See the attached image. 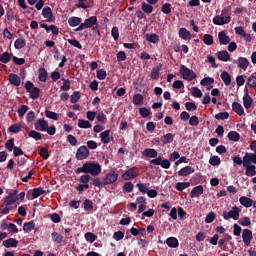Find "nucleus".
Listing matches in <instances>:
<instances>
[{"label": "nucleus", "instance_id": "1", "mask_svg": "<svg viewBox=\"0 0 256 256\" xmlns=\"http://www.w3.org/2000/svg\"><path fill=\"white\" fill-rule=\"evenodd\" d=\"M76 173H90L93 177H97L101 173V164L94 162H86L82 167L76 169Z\"/></svg>", "mask_w": 256, "mask_h": 256}, {"label": "nucleus", "instance_id": "2", "mask_svg": "<svg viewBox=\"0 0 256 256\" xmlns=\"http://www.w3.org/2000/svg\"><path fill=\"white\" fill-rule=\"evenodd\" d=\"M17 201H19V196H17V190H14L5 197L2 213H9L12 209H17Z\"/></svg>", "mask_w": 256, "mask_h": 256}, {"label": "nucleus", "instance_id": "3", "mask_svg": "<svg viewBox=\"0 0 256 256\" xmlns=\"http://www.w3.org/2000/svg\"><path fill=\"white\" fill-rule=\"evenodd\" d=\"M214 25H227L231 23V14H229V8H224L221 15H217L213 18Z\"/></svg>", "mask_w": 256, "mask_h": 256}, {"label": "nucleus", "instance_id": "4", "mask_svg": "<svg viewBox=\"0 0 256 256\" xmlns=\"http://www.w3.org/2000/svg\"><path fill=\"white\" fill-rule=\"evenodd\" d=\"M253 163V158H248L247 156L243 157V167L246 170L245 175L247 177H255L256 175V167Z\"/></svg>", "mask_w": 256, "mask_h": 256}, {"label": "nucleus", "instance_id": "5", "mask_svg": "<svg viewBox=\"0 0 256 256\" xmlns=\"http://www.w3.org/2000/svg\"><path fill=\"white\" fill-rule=\"evenodd\" d=\"M241 213V209L237 206H233L232 209L227 212L224 211L222 216L225 221H229V219H234V221H239V214Z\"/></svg>", "mask_w": 256, "mask_h": 256}, {"label": "nucleus", "instance_id": "6", "mask_svg": "<svg viewBox=\"0 0 256 256\" xmlns=\"http://www.w3.org/2000/svg\"><path fill=\"white\" fill-rule=\"evenodd\" d=\"M180 74L182 76V79H184L185 81H193V79L197 77V74H195L193 70L187 68V66L183 64L180 65Z\"/></svg>", "mask_w": 256, "mask_h": 256}, {"label": "nucleus", "instance_id": "7", "mask_svg": "<svg viewBox=\"0 0 256 256\" xmlns=\"http://www.w3.org/2000/svg\"><path fill=\"white\" fill-rule=\"evenodd\" d=\"M25 89L28 93H30V99H39V88L35 87L31 81H27L25 84Z\"/></svg>", "mask_w": 256, "mask_h": 256}, {"label": "nucleus", "instance_id": "8", "mask_svg": "<svg viewBox=\"0 0 256 256\" xmlns=\"http://www.w3.org/2000/svg\"><path fill=\"white\" fill-rule=\"evenodd\" d=\"M97 25V16H91L90 18L86 19L84 23L80 24L76 31H83V29H89Z\"/></svg>", "mask_w": 256, "mask_h": 256}, {"label": "nucleus", "instance_id": "9", "mask_svg": "<svg viewBox=\"0 0 256 256\" xmlns=\"http://www.w3.org/2000/svg\"><path fill=\"white\" fill-rule=\"evenodd\" d=\"M139 175V168L137 167H132L128 169L123 175L122 179L124 181H131V179H135Z\"/></svg>", "mask_w": 256, "mask_h": 256}, {"label": "nucleus", "instance_id": "10", "mask_svg": "<svg viewBox=\"0 0 256 256\" xmlns=\"http://www.w3.org/2000/svg\"><path fill=\"white\" fill-rule=\"evenodd\" d=\"M243 243L246 247L251 245V241H253V232L249 229H244L242 232Z\"/></svg>", "mask_w": 256, "mask_h": 256}, {"label": "nucleus", "instance_id": "11", "mask_svg": "<svg viewBox=\"0 0 256 256\" xmlns=\"http://www.w3.org/2000/svg\"><path fill=\"white\" fill-rule=\"evenodd\" d=\"M87 157H89V149H87V146L79 147L76 152V159L78 161H83V159H87Z\"/></svg>", "mask_w": 256, "mask_h": 256}, {"label": "nucleus", "instance_id": "12", "mask_svg": "<svg viewBox=\"0 0 256 256\" xmlns=\"http://www.w3.org/2000/svg\"><path fill=\"white\" fill-rule=\"evenodd\" d=\"M36 131H47V127H49V122L45 119H38L36 120L35 122V125H34Z\"/></svg>", "mask_w": 256, "mask_h": 256}, {"label": "nucleus", "instance_id": "13", "mask_svg": "<svg viewBox=\"0 0 256 256\" xmlns=\"http://www.w3.org/2000/svg\"><path fill=\"white\" fill-rule=\"evenodd\" d=\"M157 155H159V153L153 148H146L142 152V157H147L148 159H155Z\"/></svg>", "mask_w": 256, "mask_h": 256}, {"label": "nucleus", "instance_id": "14", "mask_svg": "<svg viewBox=\"0 0 256 256\" xmlns=\"http://www.w3.org/2000/svg\"><path fill=\"white\" fill-rule=\"evenodd\" d=\"M138 205V213H143L147 209V201L145 197L140 196L136 199V206Z\"/></svg>", "mask_w": 256, "mask_h": 256}, {"label": "nucleus", "instance_id": "15", "mask_svg": "<svg viewBox=\"0 0 256 256\" xmlns=\"http://www.w3.org/2000/svg\"><path fill=\"white\" fill-rule=\"evenodd\" d=\"M218 39L220 45H229V43H231V38L227 36V33H225V31H221L218 33Z\"/></svg>", "mask_w": 256, "mask_h": 256}, {"label": "nucleus", "instance_id": "16", "mask_svg": "<svg viewBox=\"0 0 256 256\" xmlns=\"http://www.w3.org/2000/svg\"><path fill=\"white\" fill-rule=\"evenodd\" d=\"M250 149L251 151H254V153H246L244 157H248L249 159H252L253 163L256 165V140L251 142Z\"/></svg>", "mask_w": 256, "mask_h": 256}, {"label": "nucleus", "instance_id": "17", "mask_svg": "<svg viewBox=\"0 0 256 256\" xmlns=\"http://www.w3.org/2000/svg\"><path fill=\"white\" fill-rule=\"evenodd\" d=\"M232 111L239 115V117L245 115V110L243 109V106L239 102H234L232 104Z\"/></svg>", "mask_w": 256, "mask_h": 256}, {"label": "nucleus", "instance_id": "18", "mask_svg": "<svg viewBox=\"0 0 256 256\" xmlns=\"http://www.w3.org/2000/svg\"><path fill=\"white\" fill-rule=\"evenodd\" d=\"M237 65L239 69H242V71H247V67H249V60L245 57H239L237 60Z\"/></svg>", "mask_w": 256, "mask_h": 256}, {"label": "nucleus", "instance_id": "19", "mask_svg": "<svg viewBox=\"0 0 256 256\" xmlns=\"http://www.w3.org/2000/svg\"><path fill=\"white\" fill-rule=\"evenodd\" d=\"M110 135H111V130H106V131L100 133V139H101V142L104 143V145L111 143Z\"/></svg>", "mask_w": 256, "mask_h": 256}, {"label": "nucleus", "instance_id": "20", "mask_svg": "<svg viewBox=\"0 0 256 256\" xmlns=\"http://www.w3.org/2000/svg\"><path fill=\"white\" fill-rule=\"evenodd\" d=\"M119 175L115 172H110L106 175L104 181L107 185H111V183H115L117 181Z\"/></svg>", "mask_w": 256, "mask_h": 256}, {"label": "nucleus", "instance_id": "21", "mask_svg": "<svg viewBox=\"0 0 256 256\" xmlns=\"http://www.w3.org/2000/svg\"><path fill=\"white\" fill-rule=\"evenodd\" d=\"M192 173H195V169L191 166H186L178 171L179 177H187V175H191Z\"/></svg>", "mask_w": 256, "mask_h": 256}, {"label": "nucleus", "instance_id": "22", "mask_svg": "<svg viewBox=\"0 0 256 256\" xmlns=\"http://www.w3.org/2000/svg\"><path fill=\"white\" fill-rule=\"evenodd\" d=\"M203 187L201 185H198L192 189L190 192L191 199H195V197H199L200 195H203Z\"/></svg>", "mask_w": 256, "mask_h": 256}, {"label": "nucleus", "instance_id": "23", "mask_svg": "<svg viewBox=\"0 0 256 256\" xmlns=\"http://www.w3.org/2000/svg\"><path fill=\"white\" fill-rule=\"evenodd\" d=\"M8 79L11 85H14L15 87H19V85H21V78H19L17 74H14V73L9 74Z\"/></svg>", "mask_w": 256, "mask_h": 256}, {"label": "nucleus", "instance_id": "24", "mask_svg": "<svg viewBox=\"0 0 256 256\" xmlns=\"http://www.w3.org/2000/svg\"><path fill=\"white\" fill-rule=\"evenodd\" d=\"M217 57L219 61L227 62L231 60V54H229V52L226 50L217 52Z\"/></svg>", "mask_w": 256, "mask_h": 256}, {"label": "nucleus", "instance_id": "25", "mask_svg": "<svg viewBox=\"0 0 256 256\" xmlns=\"http://www.w3.org/2000/svg\"><path fill=\"white\" fill-rule=\"evenodd\" d=\"M42 15L44 19H47V21H53V12L50 7L43 8Z\"/></svg>", "mask_w": 256, "mask_h": 256}, {"label": "nucleus", "instance_id": "26", "mask_svg": "<svg viewBox=\"0 0 256 256\" xmlns=\"http://www.w3.org/2000/svg\"><path fill=\"white\" fill-rule=\"evenodd\" d=\"M223 83L226 85V87H229L231 85V75L227 71H223L220 75Z\"/></svg>", "mask_w": 256, "mask_h": 256}, {"label": "nucleus", "instance_id": "27", "mask_svg": "<svg viewBox=\"0 0 256 256\" xmlns=\"http://www.w3.org/2000/svg\"><path fill=\"white\" fill-rule=\"evenodd\" d=\"M89 181H91V176L88 174L82 175L79 178V183L84 185L85 189H89Z\"/></svg>", "mask_w": 256, "mask_h": 256}, {"label": "nucleus", "instance_id": "28", "mask_svg": "<svg viewBox=\"0 0 256 256\" xmlns=\"http://www.w3.org/2000/svg\"><path fill=\"white\" fill-rule=\"evenodd\" d=\"M166 245H168V247H171L172 249H176V247H179V240H177V238L175 237H169L166 240Z\"/></svg>", "mask_w": 256, "mask_h": 256}, {"label": "nucleus", "instance_id": "29", "mask_svg": "<svg viewBox=\"0 0 256 256\" xmlns=\"http://www.w3.org/2000/svg\"><path fill=\"white\" fill-rule=\"evenodd\" d=\"M243 105L245 109H249L251 105H253V99L251 98V96H249L248 92H246V94L243 97Z\"/></svg>", "mask_w": 256, "mask_h": 256}, {"label": "nucleus", "instance_id": "30", "mask_svg": "<svg viewBox=\"0 0 256 256\" xmlns=\"http://www.w3.org/2000/svg\"><path fill=\"white\" fill-rule=\"evenodd\" d=\"M3 245L4 247H7V249H9V247H17L19 245V241H17L16 239L10 238V239L4 240Z\"/></svg>", "mask_w": 256, "mask_h": 256}, {"label": "nucleus", "instance_id": "31", "mask_svg": "<svg viewBox=\"0 0 256 256\" xmlns=\"http://www.w3.org/2000/svg\"><path fill=\"white\" fill-rule=\"evenodd\" d=\"M239 201H240V204L243 205V207L249 208L253 206V201L249 197L242 196L240 197Z\"/></svg>", "mask_w": 256, "mask_h": 256}, {"label": "nucleus", "instance_id": "32", "mask_svg": "<svg viewBox=\"0 0 256 256\" xmlns=\"http://www.w3.org/2000/svg\"><path fill=\"white\" fill-rule=\"evenodd\" d=\"M179 35L181 39H184L185 41H189V39H191V32L187 31L185 28H180Z\"/></svg>", "mask_w": 256, "mask_h": 256}, {"label": "nucleus", "instance_id": "33", "mask_svg": "<svg viewBox=\"0 0 256 256\" xmlns=\"http://www.w3.org/2000/svg\"><path fill=\"white\" fill-rule=\"evenodd\" d=\"M33 229H35V222L30 221V222H26L23 225V231L25 233H31V231H33Z\"/></svg>", "mask_w": 256, "mask_h": 256}, {"label": "nucleus", "instance_id": "34", "mask_svg": "<svg viewBox=\"0 0 256 256\" xmlns=\"http://www.w3.org/2000/svg\"><path fill=\"white\" fill-rule=\"evenodd\" d=\"M45 117H47L48 119H52L53 121H59V114L51 110H45Z\"/></svg>", "mask_w": 256, "mask_h": 256}, {"label": "nucleus", "instance_id": "35", "mask_svg": "<svg viewBox=\"0 0 256 256\" xmlns=\"http://www.w3.org/2000/svg\"><path fill=\"white\" fill-rule=\"evenodd\" d=\"M153 4H149V2H142V11L147 14L153 13Z\"/></svg>", "mask_w": 256, "mask_h": 256}, {"label": "nucleus", "instance_id": "36", "mask_svg": "<svg viewBox=\"0 0 256 256\" xmlns=\"http://www.w3.org/2000/svg\"><path fill=\"white\" fill-rule=\"evenodd\" d=\"M146 41H148V43H159V35H157L155 33L147 34Z\"/></svg>", "mask_w": 256, "mask_h": 256}, {"label": "nucleus", "instance_id": "37", "mask_svg": "<svg viewBox=\"0 0 256 256\" xmlns=\"http://www.w3.org/2000/svg\"><path fill=\"white\" fill-rule=\"evenodd\" d=\"M173 139H175V136L172 133H167L162 137V143H164V145L173 143Z\"/></svg>", "mask_w": 256, "mask_h": 256}, {"label": "nucleus", "instance_id": "38", "mask_svg": "<svg viewBox=\"0 0 256 256\" xmlns=\"http://www.w3.org/2000/svg\"><path fill=\"white\" fill-rule=\"evenodd\" d=\"M27 45V42L25 41V39L23 38H18L15 42H14V47L15 49H23V47H25Z\"/></svg>", "mask_w": 256, "mask_h": 256}, {"label": "nucleus", "instance_id": "39", "mask_svg": "<svg viewBox=\"0 0 256 256\" xmlns=\"http://www.w3.org/2000/svg\"><path fill=\"white\" fill-rule=\"evenodd\" d=\"M22 127H23V125L16 123V124L11 125L8 128V131H9V133H19L21 131Z\"/></svg>", "mask_w": 256, "mask_h": 256}, {"label": "nucleus", "instance_id": "40", "mask_svg": "<svg viewBox=\"0 0 256 256\" xmlns=\"http://www.w3.org/2000/svg\"><path fill=\"white\" fill-rule=\"evenodd\" d=\"M68 25H70V27H77V25H81V18H79V17H71L68 20Z\"/></svg>", "mask_w": 256, "mask_h": 256}, {"label": "nucleus", "instance_id": "41", "mask_svg": "<svg viewBox=\"0 0 256 256\" xmlns=\"http://www.w3.org/2000/svg\"><path fill=\"white\" fill-rule=\"evenodd\" d=\"M78 127L80 129H91V122L87 121V120H78Z\"/></svg>", "mask_w": 256, "mask_h": 256}, {"label": "nucleus", "instance_id": "42", "mask_svg": "<svg viewBox=\"0 0 256 256\" xmlns=\"http://www.w3.org/2000/svg\"><path fill=\"white\" fill-rule=\"evenodd\" d=\"M136 187H137L138 191H140V193H143V194H145L149 191V184H147V183H138L136 185Z\"/></svg>", "mask_w": 256, "mask_h": 256}, {"label": "nucleus", "instance_id": "43", "mask_svg": "<svg viewBox=\"0 0 256 256\" xmlns=\"http://www.w3.org/2000/svg\"><path fill=\"white\" fill-rule=\"evenodd\" d=\"M45 194V190L43 188H34L32 190V198L37 199V197H41V195Z\"/></svg>", "mask_w": 256, "mask_h": 256}, {"label": "nucleus", "instance_id": "44", "mask_svg": "<svg viewBox=\"0 0 256 256\" xmlns=\"http://www.w3.org/2000/svg\"><path fill=\"white\" fill-rule=\"evenodd\" d=\"M188 187H191V183H189V182H178V183H176L177 191H184V189H188Z\"/></svg>", "mask_w": 256, "mask_h": 256}, {"label": "nucleus", "instance_id": "45", "mask_svg": "<svg viewBox=\"0 0 256 256\" xmlns=\"http://www.w3.org/2000/svg\"><path fill=\"white\" fill-rule=\"evenodd\" d=\"M27 111H29V106L27 105H21L18 108V115L20 119H23V117H25V113H27Z\"/></svg>", "mask_w": 256, "mask_h": 256}, {"label": "nucleus", "instance_id": "46", "mask_svg": "<svg viewBox=\"0 0 256 256\" xmlns=\"http://www.w3.org/2000/svg\"><path fill=\"white\" fill-rule=\"evenodd\" d=\"M39 81H41L42 83H45V81H47V70H45V68H40L39 69Z\"/></svg>", "mask_w": 256, "mask_h": 256}, {"label": "nucleus", "instance_id": "47", "mask_svg": "<svg viewBox=\"0 0 256 256\" xmlns=\"http://www.w3.org/2000/svg\"><path fill=\"white\" fill-rule=\"evenodd\" d=\"M228 139H230V141H239L241 139V135L236 131H230L228 133Z\"/></svg>", "mask_w": 256, "mask_h": 256}, {"label": "nucleus", "instance_id": "48", "mask_svg": "<svg viewBox=\"0 0 256 256\" xmlns=\"http://www.w3.org/2000/svg\"><path fill=\"white\" fill-rule=\"evenodd\" d=\"M28 137H31L32 139H35L36 141H41V139H42L41 133H39L35 130H31L28 134Z\"/></svg>", "mask_w": 256, "mask_h": 256}, {"label": "nucleus", "instance_id": "49", "mask_svg": "<svg viewBox=\"0 0 256 256\" xmlns=\"http://www.w3.org/2000/svg\"><path fill=\"white\" fill-rule=\"evenodd\" d=\"M9 61H11V54L9 52H4L0 55L1 63H9Z\"/></svg>", "mask_w": 256, "mask_h": 256}, {"label": "nucleus", "instance_id": "50", "mask_svg": "<svg viewBox=\"0 0 256 256\" xmlns=\"http://www.w3.org/2000/svg\"><path fill=\"white\" fill-rule=\"evenodd\" d=\"M84 237L88 243H95L97 239V236L92 232H87Z\"/></svg>", "mask_w": 256, "mask_h": 256}, {"label": "nucleus", "instance_id": "51", "mask_svg": "<svg viewBox=\"0 0 256 256\" xmlns=\"http://www.w3.org/2000/svg\"><path fill=\"white\" fill-rule=\"evenodd\" d=\"M215 119L218 121H225V119H229V112H220L215 115Z\"/></svg>", "mask_w": 256, "mask_h": 256}, {"label": "nucleus", "instance_id": "52", "mask_svg": "<svg viewBox=\"0 0 256 256\" xmlns=\"http://www.w3.org/2000/svg\"><path fill=\"white\" fill-rule=\"evenodd\" d=\"M96 76H97V79H99L100 81H103L107 79V71H105V69H100L97 71Z\"/></svg>", "mask_w": 256, "mask_h": 256}, {"label": "nucleus", "instance_id": "53", "mask_svg": "<svg viewBox=\"0 0 256 256\" xmlns=\"http://www.w3.org/2000/svg\"><path fill=\"white\" fill-rule=\"evenodd\" d=\"M213 83H215V80L209 77L202 79L200 82L203 87H209V85H213Z\"/></svg>", "mask_w": 256, "mask_h": 256}, {"label": "nucleus", "instance_id": "54", "mask_svg": "<svg viewBox=\"0 0 256 256\" xmlns=\"http://www.w3.org/2000/svg\"><path fill=\"white\" fill-rule=\"evenodd\" d=\"M133 103L135 105H143V95L141 94H135L133 96Z\"/></svg>", "mask_w": 256, "mask_h": 256}, {"label": "nucleus", "instance_id": "55", "mask_svg": "<svg viewBox=\"0 0 256 256\" xmlns=\"http://www.w3.org/2000/svg\"><path fill=\"white\" fill-rule=\"evenodd\" d=\"M161 12L164 13V15H169L171 13V4L165 3L161 6Z\"/></svg>", "mask_w": 256, "mask_h": 256}, {"label": "nucleus", "instance_id": "56", "mask_svg": "<svg viewBox=\"0 0 256 256\" xmlns=\"http://www.w3.org/2000/svg\"><path fill=\"white\" fill-rule=\"evenodd\" d=\"M238 223L239 225H242V227H249V225H251V219L249 217H243Z\"/></svg>", "mask_w": 256, "mask_h": 256}, {"label": "nucleus", "instance_id": "57", "mask_svg": "<svg viewBox=\"0 0 256 256\" xmlns=\"http://www.w3.org/2000/svg\"><path fill=\"white\" fill-rule=\"evenodd\" d=\"M52 240L54 243H62L63 242V236L57 232L52 233Z\"/></svg>", "mask_w": 256, "mask_h": 256}, {"label": "nucleus", "instance_id": "58", "mask_svg": "<svg viewBox=\"0 0 256 256\" xmlns=\"http://www.w3.org/2000/svg\"><path fill=\"white\" fill-rule=\"evenodd\" d=\"M209 163L214 167L217 165H221V158H219V156H212L210 157Z\"/></svg>", "mask_w": 256, "mask_h": 256}, {"label": "nucleus", "instance_id": "59", "mask_svg": "<svg viewBox=\"0 0 256 256\" xmlns=\"http://www.w3.org/2000/svg\"><path fill=\"white\" fill-rule=\"evenodd\" d=\"M5 148L9 151H13L15 149V139L11 138L5 143Z\"/></svg>", "mask_w": 256, "mask_h": 256}, {"label": "nucleus", "instance_id": "60", "mask_svg": "<svg viewBox=\"0 0 256 256\" xmlns=\"http://www.w3.org/2000/svg\"><path fill=\"white\" fill-rule=\"evenodd\" d=\"M191 93L193 97H197V98L203 97V92H201V89L197 87H193L191 90Z\"/></svg>", "mask_w": 256, "mask_h": 256}, {"label": "nucleus", "instance_id": "61", "mask_svg": "<svg viewBox=\"0 0 256 256\" xmlns=\"http://www.w3.org/2000/svg\"><path fill=\"white\" fill-rule=\"evenodd\" d=\"M247 85H248V87L256 88V76L251 75V76L248 78Z\"/></svg>", "mask_w": 256, "mask_h": 256}, {"label": "nucleus", "instance_id": "62", "mask_svg": "<svg viewBox=\"0 0 256 256\" xmlns=\"http://www.w3.org/2000/svg\"><path fill=\"white\" fill-rule=\"evenodd\" d=\"M203 41L205 45H213V36H211L210 34H205Z\"/></svg>", "mask_w": 256, "mask_h": 256}, {"label": "nucleus", "instance_id": "63", "mask_svg": "<svg viewBox=\"0 0 256 256\" xmlns=\"http://www.w3.org/2000/svg\"><path fill=\"white\" fill-rule=\"evenodd\" d=\"M79 99H81V94L79 92H74L72 95H71V103H77L79 101Z\"/></svg>", "mask_w": 256, "mask_h": 256}, {"label": "nucleus", "instance_id": "64", "mask_svg": "<svg viewBox=\"0 0 256 256\" xmlns=\"http://www.w3.org/2000/svg\"><path fill=\"white\" fill-rule=\"evenodd\" d=\"M123 189L126 193H131V191H133V184L131 182H126Z\"/></svg>", "mask_w": 256, "mask_h": 256}]
</instances>
